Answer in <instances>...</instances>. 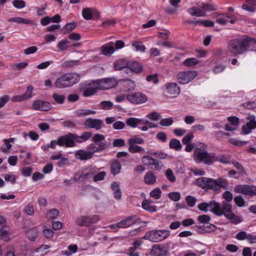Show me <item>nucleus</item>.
<instances>
[{"label": "nucleus", "instance_id": "nucleus-44", "mask_svg": "<svg viewBox=\"0 0 256 256\" xmlns=\"http://www.w3.org/2000/svg\"><path fill=\"white\" fill-rule=\"evenodd\" d=\"M78 60H66L62 64V66L65 68H70L79 64Z\"/></svg>", "mask_w": 256, "mask_h": 256}, {"label": "nucleus", "instance_id": "nucleus-39", "mask_svg": "<svg viewBox=\"0 0 256 256\" xmlns=\"http://www.w3.org/2000/svg\"><path fill=\"white\" fill-rule=\"evenodd\" d=\"M142 122L141 119L134 118H129L126 120V124L132 128H136L138 125Z\"/></svg>", "mask_w": 256, "mask_h": 256}, {"label": "nucleus", "instance_id": "nucleus-43", "mask_svg": "<svg viewBox=\"0 0 256 256\" xmlns=\"http://www.w3.org/2000/svg\"><path fill=\"white\" fill-rule=\"evenodd\" d=\"M92 141L95 144L98 145L100 142H106L105 140V136L104 135L100 134H96L92 137Z\"/></svg>", "mask_w": 256, "mask_h": 256}, {"label": "nucleus", "instance_id": "nucleus-20", "mask_svg": "<svg viewBox=\"0 0 256 256\" xmlns=\"http://www.w3.org/2000/svg\"><path fill=\"white\" fill-rule=\"evenodd\" d=\"M150 254L154 256H162L167 254V250L163 245L156 244L152 246Z\"/></svg>", "mask_w": 256, "mask_h": 256}, {"label": "nucleus", "instance_id": "nucleus-30", "mask_svg": "<svg viewBox=\"0 0 256 256\" xmlns=\"http://www.w3.org/2000/svg\"><path fill=\"white\" fill-rule=\"evenodd\" d=\"M188 12L192 16L198 17L205 16L204 10L201 7H192L188 10Z\"/></svg>", "mask_w": 256, "mask_h": 256}, {"label": "nucleus", "instance_id": "nucleus-59", "mask_svg": "<svg viewBox=\"0 0 256 256\" xmlns=\"http://www.w3.org/2000/svg\"><path fill=\"white\" fill-rule=\"evenodd\" d=\"M132 46L134 48L136 51L144 52L145 50V46L141 42H134L132 43Z\"/></svg>", "mask_w": 256, "mask_h": 256}, {"label": "nucleus", "instance_id": "nucleus-36", "mask_svg": "<svg viewBox=\"0 0 256 256\" xmlns=\"http://www.w3.org/2000/svg\"><path fill=\"white\" fill-rule=\"evenodd\" d=\"M128 69L132 72L140 73L142 70V66L139 63L137 62H129Z\"/></svg>", "mask_w": 256, "mask_h": 256}, {"label": "nucleus", "instance_id": "nucleus-53", "mask_svg": "<svg viewBox=\"0 0 256 256\" xmlns=\"http://www.w3.org/2000/svg\"><path fill=\"white\" fill-rule=\"evenodd\" d=\"M166 176L168 180L171 182H174L176 180L172 170L170 168H168L166 170Z\"/></svg>", "mask_w": 256, "mask_h": 256}, {"label": "nucleus", "instance_id": "nucleus-46", "mask_svg": "<svg viewBox=\"0 0 256 256\" xmlns=\"http://www.w3.org/2000/svg\"><path fill=\"white\" fill-rule=\"evenodd\" d=\"M206 207L210 210L214 214L216 211V208H218V202L215 200H212L208 203H206Z\"/></svg>", "mask_w": 256, "mask_h": 256}, {"label": "nucleus", "instance_id": "nucleus-58", "mask_svg": "<svg viewBox=\"0 0 256 256\" xmlns=\"http://www.w3.org/2000/svg\"><path fill=\"white\" fill-rule=\"evenodd\" d=\"M198 61L196 58H188L184 61V64L187 66H193L198 64Z\"/></svg>", "mask_w": 256, "mask_h": 256}, {"label": "nucleus", "instance_id": "nucleus-13", "mask_svg": "<svg viewBox=\"0 0 256 256\" xmlns=\"http://www.w3.org/2000/svg\"><path fill=\"white\" fill-rule=\"evenodd\" d=\"M92 136L90 132H86L83 133L81 136H78L73 134H68V136L71 139L70 147L74 146H75V142H77L78 143H82L84 141H86L89 140Z\"/></svg>", "mask_w": 256, "mask_h": 256}, {"label": "nucleus", "instance_id": "nucleus-60", "mask_svg": "<svg viewBox=\"0 0 256 256\" xmlns=\"http://www.w3.org/2000/svg\"><path fill=\"white\" fill-rule=\"evenodd\" d=\"M68 43L69 42L66 40H62L58 44V47L62 51L65 50L68 47Z\"/></svg>", "mask_w": 256, "mask_h": 256}, {"label": "nucleus", "instance_id": "nucleus-33", "mask_svg": "<svg viewBox=\"0 0 256 256\" xmlns=\"http://www.w3.org/2000/svg\"><path fill=\"white\" fill-rule=\"evenodd\" d=\"M128 63L129 62L126 60H118L114 64V69L116 70H120L124 68H128Z\"/></svg>", "mask_w": 256, "mask_h": 256}, {"label": "nucleus", "instance_id": "nucleus-35", "mask_svg": "<svg viewBox=\"0 0 256 256\" xmlns=\"http://www.w3.org/2000/svg\"><path fill=\"white\" fill-rule=\"evenodd\" d=\"M152 202L148 200H144L142 202V207L145 210L150 212H154L156 211V206L152 205Z\"/></svg>", "mask_w": 256, "mask_h": 256}, {"label": "nucleus", "instance_id": "nucleus-41", "mask_svg": "<svg viewBox=\"0 0 256 256\" xmlns=\"http://www.w3.org/2000/svg\"><path fill=\"white\" fill-rule=\"evenodd\" d=\"M96 112L90 110H78L76 112V116L78 117H83L90 114H95Z\"/></svg>", "mask_w": 256, "mask_h": 256}, {"label": "nucleus", "instance_id": "nucleus-23", "mask_svg": "<svg viewBox=\"0 0 256 256\" xmlns=\"http://www.w3.org/2000/svg\"><path fill=\"white\" fill-rule=\"evenodd\" d=\"M95 14L100 15V13L95 8H86L82 10V16L86 20H92Z\"/></svg>", "mask_w": 256, "mask_h": 256}, {"label": "nucleus", "instance_id": "nucleus-34", "mask_svg": "<svg viewBox=\"0 0 256 256\" xmlns=\"http://www.w3.org/2000/svg\"><path fill=\"white\" fill-rule=\"evenodd\" d=\"M121 164L118 160H113L111 164V172L114 175H116L120 172Z\"/></svg>", "mask_w": 256, "mask_h": 256}, {"label": "nucleus", "instance_id": "nucleus-61", "mask_svg": "<svg viewBox=\"0 0 256 256\" xmlns=\"http://www.w3.org/2000/svg\"><path fill=\"white\" fill-rule=\"evenodd\" d=\"M202 10H204V13L206 14V12L208 11H212L216 10L215 6L213 4H203L202 6Z\"/></svg>", "mask_w": 256, "mask_h": 256}, {"label": "nucleus", "instance_id": "nucleus-1", "mask_svg": "<svg viewBox=\"0 0 256 256\" xmlns=\"http://www.w3.org/2000/svg\"><path fill=\"white\" fill-rule=\"evenodd\" d=\"M252 44H256V40L248 36L234 39L228 42V51L234 56L241 54L247 52L250 45Z\"/></svg>", "mask_w": 256, "mask_h": 256}, {"label": "nucleus", "instance_id": "nucleus-14", "mask_svg": "<svg viewBox=\"0 0 256 256\" xmlns=\"http://www.w3.org/2000/svg\"><path fill=\"white\" fill-rule=\"evenodd\" d=\"M218 208H216V215L217 216H222L224 215L226 218L227 215H229L232 212V206L231 204L222 202V204L218 203Z\"/></svg>", "mask_w": 256, "mask_h": 256}, {"label": "nucleus", "instance_id": "nucleus-17", "mask_svg": "<svg viewBox=\"0 0 256 256\" xmlns=\"http://www.w3.org/2000/svg\"><path fill=\"white\" fill-rule=\"evenodd\" d=\"M24 228L28 240L32 242L35 241L38 234L37 228L34 226H30L28 224H25Z\"/></svg>", "mask_w": 256, "mask_h": 256}, {"label": "nucleus", "instance_id": "nucleus-31", "mask_svg": "<svg viewBox=\"0 0 256 256\" xmlns=\"http://www.w3.org/2000/svg\"><path fill=\"white\" fill-rule=\"evenodd\" d=\"M91 178L92 177L88 171V172L79 171L74 176V180H75L76 182L78 180L84 181Z\"/></svg>", "mask_w": 256, "mask_h": 256}, {"label": "nucleus", "instance_id": "nucleus-21", "mask_svg": "<svg viewBox=\"0 0 256 256\" xmlns=\"http://www.w3.org/2000/svg\"><path fill=\"white\" fill-rule=\"evenodd\" d=\"M165 92L170 95L175 96L180 92V88L176 83H168L165 85Z\"/></svg>", "mask_w": 256, "mask_h": 256}, {"label": "nucleus", "instance_id": "nucleus-11", "mask_svg": "<svg viewBox=\"0 0 256 256\" xmlns=\"http://www.w3.org/2000/svg\"><path fill=\"white\" fill-rule=\"evenodd\" d=\"M127 100L134 104H140L146 102L148 100L147 96L140 92H134L126 96Z\"/></svg>", "mask_w": 256, "mask_h": 256}, {"label": "nucleus", "instance_id": "nucleus-12", "mask_svg": "<svg viewBox=\"0 0 256 256\" xmlns=\"http://www.w3.org/2000/svg\"><path fill=\"white\" fill-rule=\"evenodd\" d=\"M70 142L71 139L68 136V134L60 137L57 140H52L50 144H48L46 146L47 148H55L56 145L60 146H65L66 147H70L72 146Z\"/></svg>", "mask_w": 256, "mask_h": 256}, {"label": "nucleus", "instance_id": "nucleus-4", "mask_svg": "<svg viewBox=\"0 0 256 256\" xmlns=\"http://www.w3.org/2000/svg\"><path fill=\"white\" fill-rule=\"evenodd\" d=\"M214 153H208L205 150L196 148L194 152V160L197 163L204 162L207 165L213 164Z\"/></svg>", "mask_w": 256, "mask_h": 256}, {"label": "nucleus", "instance_id": "nucleus-26", "mask_svg": "<svg viewBox=\"0 0 256 256\" xmlns=\"http://www.w3.org/2000/svg\"><path fill=\"white\" fill-rule=\"evenodd\" d=\"M76 157L81 160H86L91 158L92 156V153L88 152V150H81L76 152Z\"/></svg>", "mask_w": 256, "mask_h": 256}, {"label": "nucleus", "instance_id": "nucleus-37", "mask_svg": "<svg viewBox=\"0 0 256 256\" xmlns=\"http://www.w3.org/2000/svg\"><path fill=\"white\" fill-rule=\"evenodd\" d=\"M226 218L234 224H237L242 221V218L241 216H236L232 212L229 215H227Z\"/></svg>", "mask_w": 256, "mask_h": 256}, {"label": "nucleus", "instance_id": "nucleus-3", "mask_svg": "<svg viewBox=\"0 0 256 256\" xmlns=\"http://www.w3.org/2000/svg\"><path fill=\"white\" fill-rule=\"evenodd\" d=\"M80 79V74L75 72H68L62 75L56 80L54 84L58 88H70L78 83Z\"/></svg>", "mask_w": 256, "mask_h": 256}, {"label": "nucleus", "instance_id": "nucleus-6", "mask_svg": "<svg viewBox=\"0 0 256 256\" xmlns=\"http://www.w3.org/2000/svg\"><path fill=\"white\" fill-rule=\"evenodd\" d=\"M100 218L98 215L81 216L78 217L75 220L77 226H88L92 224L98 222Z\"/></svg>", "mask_w": 256, "mask_h": 256}, {"label": "nucleus", "instance_id": "nucleus-47", "mask_svg": "<svg viewBox=\"0 0 256 256\" xmlns=\"http://www.w3.org/2000/svg\"><path fill=\"white\" fill-rule=\"evenodd\" d=\"M144 142L143 138L138 137L136 136H133L132 137L129 138L128 140V144H142Z\"/></svg>", "mask_w": 256, "mask_h": 256}, {"label": "nucleus", "instance_id": "nucleus-49", "mask_svg": "<svg viewBox=\"0 0 256 256\" xmlns=\"http://www.w3.org/2000/svg\"><path fill=\"white\" fill-rule=\"evenodd\" d=\"M59 215V211L57 209H52L46 214V218L48 220L56 218Z\"/></svg>", "mask_w": 256, "mask_h": 256}, {"label": "nucleus", "instance_id": "nucleus-7", "mask_svg": "<svg viewBox=\"0 0 256 256\" xmlns=\"http://www.w3.org/2000/svg\"><path fill=\"white\" fill-rule=\"evenodd\" d=\"M234 192L249 196H256V186L248 184H238L234 186Z\"/></svg>", "mask_w": 256, "mask_h": 256}, {"label": "nucleus", "instance_id": "nucleus-50", "mask_svg": "<svg viewBox=\"0 0 256 256\" xmlns=\"http://www.w3.org/2000/svg\"><path fill=\"white\" fill-rule=\"evenodd\" d=\"M52 96L54 100L60 104H63L66 99L65 96L64 94H60L58 93H54Z\"/></svg>", "mask_w": 256, "mask_h": 256}, {"label": "nucleus", "instance_id": "nucleus-32", "mask_svg": "<svg viewBox=\"0 0 256 256\" xmlns=\"http://www.w3.org/2000/svg\"><path fill=\"white\" fill-rule=\"evenodd\" d=\"M181 0H170V3L172 7L168 6L166 8V12L169 14H173L177 11L178 4Z\"/></svg>", "mask_w": 256, "mask_h": 256}, {"label": "nucleus", "instance_id": "nucleus-38", "mask_svg": "<svg viewBox=\"0 0 256 256\" xmlns=\"http://www.w3.org/2000/svg\"><path fill=\"white\" fill-rule=\"evenodd\" d=\"M111 186L114 191V198L118 200L120 199L122 192L119 184L116 182H114L112 183Z\"/></svg>", "mask_w": 256, "mask_h": 256}, {"label": "nucleus", "instance_id": "nucleus-54", "mask_svg": "<svg viewBox=\"0 0 256 256\" xmlns=\"http://www.w3.org/2000/svg\"><path fill=\"white\" fill-rule=\"evenodd\" d=\"M24 212L28 216H33L34 214V206L31 204H28L24 207Z\"/></svg>", "mask_w": 256, "mask_h": 256}, {"label": "nucleus", "instance_id": "nucleus-25", "mask_svg": "<svg viewBox=\"0 0 256 256\" xmlns=\"http://www.w3.org/2000/svg\"><path fill=\"white\" fill-rule=\"evenodd\" d=\"M106 142H100L98 144V146H94V144L90 145L87 150L88 152L92 153V156H93L94 153L96 152H102L106 148Z\"/></svg>", "mask_w": 256, "mask_h": 256}, {"label": "nucleus", "instance_id": "nucleus-40", "mask_svg": "<svg viewBox=\"0 0 256 256\" xmlns=\"http://www.w3.org/2000/svg\"><path fill=\"white\" fill-rule=\"evenodd\" d=\"M128 150L130 152L134 154L136 152H144V149L140 146L134 144H128Z\"/></svg>", "mask_w": 256, "mask_h": 256}, {"label": "nucleus", "instance_id": "nucleus-8", "mask_svg": "<svg viewBox=\"0 0 256 256\" xmlns=\"http://www.w3.org/2000/svg\"><path fill=\"white\" fill-rule=\"evenodd\" d=\"M98 89V88H97V84H95V81H92L90 83L83 82L80 84V90L82 92L83 96L84 97L94 94Z\"/></svg>", "mask_w": 256, "mask_h": 256}, {"label": "nucleus", "instance_id": "nucleus-28", "mask_svg": "<svg viewBox=\"0 0 256 256\" xmlns=\"http://www.w3.org/2000/svg\"><path fill=\"white\" fill-rule=\"evenodd\" d=\"M156 176L152 170L148 172L144 176V182L149 185H152L156 182Z\"/></svg>", "mask_w": 256, "mask_h": 256}, {"label": "nucleus", "instance_id": "nucleus-56", "mask_svg": "<svg viewBox=\"0 0 256 256\" xmlns=\"http://www.w3.org/2000/svg\"><path fill=\"white\" fill-rule=\"evenodd\" d=\"M168 198L174 202H177L180 198L181 195L178 192H172L168 194Z\"/></svg>", "mask_w": 256, "mask_h": 256}, {"label": "nucleus", "instance_id": "nucleus-55", "mask_svg": "<svg viewBox=\"0 0 256 256\" xmlns=\"http://www.w3.org/2000/svg\"><path fill=\"white\" fill-rule=\"evenodd\" d=\"M162 192L159 188H156L150 193V196L156 200L159 199L161 196Z\"/></svg>", "mask_w": 256, "mask_h": 256}, {"label": "nucleus", "instance_id": "nucleus-42", "mask_svg": "<svg viewBox=\"0 0 256 256\" xmlns=\"http://www.w3.org/2000/svg\"><path fill=\"white\" fill-rule=\"evenodd\" d=\"M169 146L171 148L174 149L176 150H180L182 148L180 140L176 139L172 140L169 144Z\"/></svg>", "mask_w": 256, "mask_h": 256}, {"label": "nucleus", "instance_id": "nucleus-27", "mask_svg": "<svg viewBox=\"0 0 256 256\" xmlns=\"http://www.w3.org/2000/svg\"><path fill=\"white\" fill-rule=\"evenodd\" d=\"M34 88L32 86H28L26 92L22 96H17V102H22L28 100L31 98L32 96V91Z\"/></svg>", "mask_w": 256, "mask_h": 256}, {"label": "nucleus", "instance_id": "nucleus-62", "mask_svg": "<svg viewBox=\"0 0 256 256\" xmlns=\"http://www.w3.org/2000/svg\"><path fill=\"white\" fill-rule=\"evenodd\" d=\"M154 160V158L150 156H144L142 158V162L146 166H152Z\"/></svg>", "mask_w": 256, "mask_h": 256}, {"label": "nucleus", "instance_id": "nucleus-29", "mask_svg": "<svg viewBox=\"0 0 256 256\" xmlns=\"http://www.w3.org/2000/svg\"><path fill=\"white\" fill-rule=\"evenodd\" d=\"M218 162L222 164H228L230 162V158L228 156L218 155L214 153L213 158V164L215 162Z\"/></svg>", "mask_w": 256, "mask_h": 256}, {"label": "nucleus", "instance_id": "nucleus-9", "mask_svg": "<svg viewBox=\"0 0 256 256\" xmlns=\"http://www.w3.org/2000/svg\"><path fill=\"white\" fill-rule=\"evenodd\" d=\"M95 84L100 90H108L117 86L118 82L114 78H106L95 80Z\"/></svg>", "mask_w": 256, "mask_h": 256}, {"label": "nucleus", "instance_id": "nucleus-45", "mask_svg": "<svg viewBox=\"0 0 256 256\" xmlns=\"http://www.w3.org/2000/svg\"><path fill=\"white\" fill-rule=\"evenodd\" d=\"M14 138H10L9 140H4V146H2L0 148V150L2 152H4V153H8L9 152L10 149L12 147V145L10 144V142H14Z\"/></svg>", "mask_w": 256, "mask_h": 256}, {"label": "nucleus", "instance_id": "nucleus-51", "mask_svg": "<svg viewBox=\"0 0 256 256\" xmlns=\"http://www.w3.org/2000/svg\"><path fill=\"white\" fill-rule=\"evenodd\" d=\"M100 106H101L102 109L108 110L112 108L113 103L110 101L104 100L100 103Z\"/></svg>", "mask_w": 256, "mask_h": 256}, {"label": "nucleus", "instance_id": "nucleus-16", "mask_svg": "<svg viewBox=\"0 0 256 256\" xmlns=\"http://www.w3.org/2000/svg\"><path fill=\"white\" fill-rule=\"evenodd\" d=\"M246 119L249 120L246 124L243 126L242 128V133L244 134H247L251 132L252 130L256 128V121L255 116L253 115H250L247 117Z\"/></svg>", "mask_w": 256, "mask_h": 256}, {"label": "nucleus", "instance_id": "nucleus-5", "mask_svg": "<svg viewBox=\"0 0 256 256\" xmlns=\"http://www.w3.org/2000/svg\"><path fill=\"white\" fill-rule=\"evenodd\" d=\"M170 234V231L168 230H150L145 234L143 238L149 240L152 242H156L164 240Z\"/></svg>", "mask_w": 256, "mask_h": 256}, {"label": "nucleus", "instance_id": "nucleus-22", "mask_svg": "<svg viewBox=\"0 0 256 256\" xmlns=\"http://www.w3.org/2000/svg\"><path fill=\"white\" fill-rule=\"evenodd\" d=\"M138 217L132 215L128 217L119 222V226L120 228H126L138 222Z\"/></svg>", "mask_w": 256, "mask_h": 256}, {"label": "nucleus", "instance_id": "nucleus-24", "mask_svg": "<svg viewBox=\"0 0 256 256\" xmlns=\"http://www.w3.org/2000/svg\"><path fill=\"white\" fill-rule=\"evenodd\" d=\"M32 108L36 110L46 111L50 108V104L46 102L36 100L33 103Z\"/></svg>", "mask_w": 256, "mask_h": 256}, {"label": "nucleus", "instance_id": "nucleus-63", "mask_svg": "<svg viewBox=\"0 0 256 256\" xmlns=\"http://www.w3.org/2000/svg\"><path fill=\"white\" fill-rule=\"evenodd\" d=\"M158 74L148 75L146 76V80L148 82H152L154 84H156L158 82Z\"/></svg>", "mask_w": 256, "mask_h": 256}, {"label": "nucleus", "instance_id": "nucleus-57", "mask_svg": "<svg viewBox=\"0 0 256 256\" xmlns=\"http://www.w3.org/2000/svg\"><path fill=\"white\" fill-rule=\"evenodd\" d=\"M49 246L46 244H42L40 247L35 249L33 252H40L41 255L46 254L49 248Z\"/></svg>", "mask_w": 256, "mask_h": 256}, {"label": "nucleus", "instance_id": "nucleus-10", "mask_svg": "<svg viewBox=\"0 0 256 256\" xmlns=\"http://www.w3.org/2000/svg\"><path fill=\"white\" fill-rule=\"evenodd\" d=\"M198 75L195 70L180 72L177 74L178 82L182 84H186L192 80Z\"/></svg>", "mask_w": 256, "mask_h": 256}, {"label": "nucleus", "instance_id": "nucleus-2", "mask_svg": "<svg viewBox=\"0 0 256 256\" xmlns=\"http://www.w3.org/2000/svg\"><path fill=\"white\" fill-rule=\"evenodd\" d=\"M198 186L203 190H212L214 192H218L221 188H226L228 186V182L226 179L218 178L216 180L206 177H201L196 180Z\"/></svg>", "mask_w": 256, "mask_h": 256}, {"label": "nucleus", "instance_id": "nucleus-18", "mask_svg": "<svg viewBox=\"0 0 256 256\" xmlns=\"http://www.w3.org/2000/svg\"><path fill=\"white\" fill-rule=\"evenodd\" d=\"M120 85L122 87L121 91L124 92H129L133 90L135 87V82L130 79L122 80L120 81Z\"/></svg>", "mask_w": 256, "mask_h": 256}, {"label": "nucleus", "instance_id": "nucleus-64", "mask_svg": "<svg viewBox=\"0 0 256 256\" xmlns=\"http://www.w3.org/2000/svg\"><path fill=\"white\" fill-rule=\"evenodd\" d=\"M126 126L125 123L121 121L115 122L112 125L114 130H120L124 129Z\"/></svg>", "mask_w": 256, "mask_h": 256}, {"label": "nucleus", "instance_id": "nucleus-15", "mask_svg": "<svg viewBox=\"0 0 256 256\" xmlns=\"http://www.w3.org/2000/svg\"><path fill=\"white\" fill-rule=\"evenodd\" d=\"M103 124L104 122L102 120L88 118L85 120L84 126L88 128H94L98 130L102 128Z\"/></svg>", "mask_w": 256, "mask_h": 256}, {"label": "nucleus", "instance_id": "nucleus-19", "mask_svg": "<svg viewBox=\"0 0 256 256\" xmlns=\"http://www.w3.org/2000/svg\"><path fill=\"white\" fill-rule=\"evenodd\" d=\"M100 50L102 54L105 56H111L115 52L114 42H110L102 45Z\"/></svg>", "mask_w": 256, "mask_h": 256}, {"label": "nucleus", "instance_id": "nucleus-52", "mask_svg": "<svg viewBox=\"0 0 256 256\" xmlns=\"http://www.w3.org/2000/svg\"><path fill=\"white\" fill-rule=\"evenodd\" d=\"M174 122L172 118H168L162 119L160 122V124L163 126H168L172 125Z\"/></svg>", "mask_w": 256, "mask_h": 256}, {"label": "nucleus", "instance_id": "nucleus-48", "mask_svg": "<svg viewBox=\"0 0 256 256\" xmlns=\"http://www.w3.org/2000/svg\"><path fill=\"white\" fill-rule=\"evenodd\" d=\"M0 236L1 238L5 242H8L10 240L8 230L6 227H3L1 228L0 232Z\"/></svg>", "mask_w": 256, "mask_h": 256}]
</instances>
